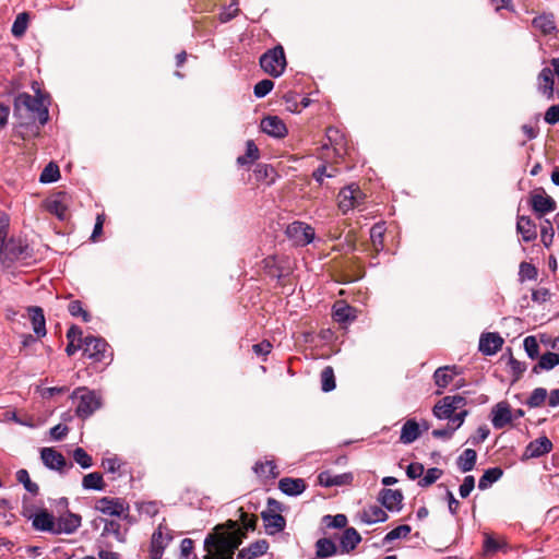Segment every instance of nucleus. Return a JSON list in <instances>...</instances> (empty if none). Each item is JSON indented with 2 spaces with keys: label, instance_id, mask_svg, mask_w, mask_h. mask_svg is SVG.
<instances>
[{
  "label": "nucleus",
  "instance_id": "36",
  "mask_svg": "<svg viewBox=\"0 0 559 559\" xmlns=\"http://www.w3.org/2000/svg\"><path fill=\"white\" fill-rule=\"evenodd\" d=\"M456 411V406L451 401H445L444 396L433 406L432 413L438 419H452Z\"/></svg>",
  "mask_w": 559,
  "mask_h": 559
},
{
  "label": "nucleus",
  "instance_id": "16",
  "mask_svg": "<svg viewBox=\"0 0 559 559\" xmlns=\"http://www.w3.org/2000/svg\"><path fill=\"white\" fill-rule=\"evenodd\" d=\"M261 130L277 139H282L287 134V128L284 121L277 116H267L261 121Z\"/></svg>",
  "mask_w": 559,
  "mask_h": 559
},
{
  "label": "nucleus",
  "instance_id": "28",
  "mask_svg": "<svg viewBox=\"0 0 559 559\" xmlns=\"http://www.w3.org/2000/svg\"><path fill=\"white\" fill-rule=\"evenodd\" d=\"M261 518L265 524V528L269 531L270 534L282 532L285 528L286 520L280 513L262 511Z\"/></svg>",
  "mask_w": 559,
  "mask_h": 559
},
{
  "label": "nucleus",
  "instance_id": "15",
  "mask_svg": "<svg viewBox=\"0 0 559 559\" xmlns=\"http://www.w3.org/2000/svg\"><path fill=\"white\" fill-rule=\"evenodd\" d=\"M503 343L499 333H483L479 338V350L486 356H492L501 349Z\"/></svg>",
  "mask_w": 559,
  "mask_h": 559
},
{
  "label": "nucleus",
  "instance_id": "62",
  "mask_svg": "<svg viewBox=\"0 0 559 559\" xmlns=\"http://www.w3.org/2000/svg\"><path fill=\"white\" fill-rule=\"evenodd\" d=\"M475 487V478L472 475L465 476L463 484L460 486L459 492L462 498H467Z\"/></svg>",
  "mask_w": 559,
  "mask_h": 559
},
{
  "label": "nucleus",
  "instance_id": "56",
  "mask_svg": "<svg viewBox=\"0 0 559 559\" xmlns=\"http://www.w3.org/2000/svg\"><path fill=\"white\" fill-rule=\"evenodd\" d=\"M524 349L531 359H536L539 355V345L535 336H527L523 342Z\"/></svg>",
  "mask_w": 559,
  "mask_h": 559
},
{
  "label": "nucleus",
  "instance_id": "25",
  "mask_svg": "<svg viewBox=\"0 0 559 559\" xmlns=\"http://www.w3.org/2000/svg\"><path fill=\"white\" fill-rule=\"evenodd\" d=\"M532 25L543 35H551L557 31L552 13H543L533 19Z\"/></svg>",
  "mask_w": 559,
  "mask_h": 559
},
{
  "label": "nucleus",
  "instance_id": "1",
  "mask_svg": "<svg viewBox=\"0 0 559 559\" xmlns=\"http://www.w3.org/2000/svg\"><path fill=\"white\" fill-rule=\"evenodd\" d=\"M243 537L245 533L237 521L228 520L225 524L216 525L204 539L203 548L206 554L202 559H233Z\"/></svg>",
  "mask_w": 559,
  "mask_h": 559
},
{
  "label": "nucleus",
  "instance_id": "10",
  "mask_svg": "<svg viewBox=\"0 0 559 559\" xmlns=\"http://www.w3.org/2000/svg\"><path fill=\"white\" fill-rule=\"evenodd\" d=\"M530 203L533 211L538 214L539 217L546 213L555 211L557 207L556 201L551 197L547 195L543 188L535 190L531 194Z\"/></svg>",
  "mask_w": 559,
  "mask_h": 559
},
{
  "label": "nucleus",
  "instance_id": "48",
  "mask_svg": "<svg viewBox=\"0 0 559 559\" xmlns=\"http://www.w3.org/2000/svg\"><path fill=\"white\" fill-rule=\"evenodd\" d=\"M28 20H29V14L27 12H22L16 16L15 21L13 22L12 28H11L13 36L21 37L24 35V33L27 28Z\"/></svg>",
  "mask_w": 559,
  "mask_h": 559
},
{
  "label": "nucleus",
  "instance_id": "29",
  "mask_svg": "<svg viewBox=\"0 0 559 559\" xmlns=\"http://www.w3.org/2000/svg\"><path fill=\"white\" fill-rule=\"evenodd\" d=\"M420 437L419 425L415 419H408L402 427L400 441L404 444L413 443Z\"/></svg>",
  "mask_w": 559,
  "mask_h": 559
},
{
  "label": "nucleus",
  "instance_id": "33",
  "mask_svg": "<svg viewBox=\"0 0 559 559\" xmlns=\"http://www.w3.org/2000/svg\"><path fill=\"white\" fill-rule=\"evenodd\" d=\"M337 547L331 538H320L316 542V555L320 559H325L336 555Z\"/></svg>",
  "mask_w": 559,
  "mask_h": 559
},
{
  "label": "nucleus",
  "instance_id": "51",
  "mask_svg": "<svg viewBox=\"0 0 559 559\" xmlns=\"http://www.w3.org/2000/svg\"><path fill=\"white\" fill-rule=\"evenodd\" d=\"M276 465L272 461L257 463L254 465V472L259 475L275 478L277 476Z\"/></svg>",
  "mask_w": 559,
  "mask_h": 559
},
{
  "label": "nucleus",
  "instance_id": "41",
  "mask_svg": "<svg viewBox=\"0 0 559 559\" xmlns=\"http://www.w3.org/2000/svg\"><path fill=\"white\" fill-rule=\"evenodd\" d=\"M82 486L86 490H103L105 487L103 475L98 472L85 475L82 479Z\"/></svg>",
  "mask_w": 559,
  "mask_h": 559
},
{
  "label": "nucleus",
  "instance_id": "44",
  "mask_svg": "<svg viewBox=\"0 0 559 559\" xmlns=\"http://www.w3.org/2000/svg\"><path fill=\"white\" fill-rule=\"evenodd\" d=\"M547 390L544 388H536L531 393L530 397L526 401V405L531 408H537L544 405L547 399Z\"/></svg>",
  "mask_w": 559,
  "mask_h": 559
},
{
  "label": "nucleus",
  "instance_id": "7",
  "mask_svg": "<svg viewBox=\"0 0 559 559\" xmlns=\"http://www.w3.org/2000/svg\"><path fill=\"white\" fill-rule=\"evenodd\" d=\"M286 236L295 246L305 247L314 239V229L302 222L289 224L285 230Z\"/></svg>",
  "mask_w": 559,
  "mask_h": 559
},
{
  "label": "nucleus",
  "instance_id": "11",
  "mask_svg": "<svg viewBox=\"0 0 559 559\" xmlns=\"http://www.w3.org/2000/svg\"><path fill=\"white\" fill-rule=\"evenodd\" d=\"M81 522L82 518L80 514L66 510L56 520L57 535L73 534L81 526Z\"/></svg>",
  "mask_w": 559,
  "mask_h": 559
},
{
  "label": "nucleus",
  "instance_id": "53",
  "mask_svg": "<svg viewBox=\"0 0 559 559\" xmlns=\"http://www.w3.org/2000/svg\"><path fill=\"white\" fill-rule=\"evenodd\" d=\"M383 236L384 229L381 225L377 224L370 229V238L372 241L373 248L379 251L383 248Z\"/></svg>",
  "mask_w": 559,
  "mask_h": 559
},
{
  "label": "nucleus",
  "instance_id": "61",
  "mask_svg": "<svg viewBox=\"0 0 559 559\" xmlns=\"http://www.w3.org/2000/svg\"><path fill=\"white\" fill-rule=\"evenodd\" d=\"M337 169L332 168L331 171L326 170L325 165L319 166L312 174V177L318 181L320 185L323 182V177L333 178L336 176Z\"/></svg>",
  "mask_w": 559,
  "mask_h": 559
},
{
  "label": "nucleus",
  "instance_id": "14",
  "mask_svg": "<svg viewBox=\"0 0 559 559\" xmlns=\"http://www.w3.org/2000/svg\"><path fill=\"white\" fill-rule=\"evenodd\" d=\"M326 143L322 144V148H333L337 156H342L346 152V139L345 135L335 127H329L326 129Z\"/></svg>",
  "mask_w": 559,
  "mask_h": 559
},
{
  "label": "nucleus",
  "instance_id": "46",
  "mask_svg": "<svg viewBox=\"0 0 559 559\" xmlns=\"http://www.w3.org/2000/svg\"><path fill=\"white\" fill-rule=\"evenodd\" d=\"M321 389L323 392H330L335 389V376L331 366H326L321 371Z\"/></svg>",
  "mask_w": 559,
  "mask_h": 559
},
{
  "label": "nucleus",
  "instance_id": "40",
  "mask_svg": "<svg viewBox=\"0 0 559 559\" xmlns=\"http://www.w3.org/2000/svg\"><path fill=\"white\" fill-rule=\"evenodd\" d=\"M260 156V152L258 146L254 144L252 140H248L246 142V154L241 155L237 158V164L239 166H245L253 163Z\"/></svg>",
  "mask_w": 559,
  "mask_h": 559
},
{
  "label": "nucleus",
  "instance_id": "20",
  "mask_svg": "<svg viewBox=\"0 0 559 559\" xmlns=\"http://www.w3.org/2000/svg\"><path fill=\"white\" fill-rule=\"evenodd\" d=\"M350 473L333 475L329 471H323L318 475V481L323 487L344 486L353 481Z\"/></svg>",
  "mask_w": 559,
  "mask_h": 559
},
{
  "label": "nucleus",
  "instance_id": "9",
  "mask_svg": "<svg viewBox=\"0 0 559 559\" xmlns=\"http://www.w3.org/2000/svg\"><path fill=\"white\" fill-rule=\"evenodd\" d=\"M82 348L85 355L94 361H104L107 357L108 344L107 342L97 336H86L82 341Z\"/></svg>",
  "mask_w": 559,
  "mask_h": 559
},
{
  "label": "nucleus",
  "instance_id": "49",
  "mask_svg": "<svg viewBox=\"0 0 559 559\" xmlns=\"http://www.w3.org/2000/svg\"><path fill=\"white\" fill-rule=\"evenodd\" d=\"M72 456L74 462L78 463L84 469L93 466L92 456L83 448L74 449Z\"/></svg>",
  "mask_w": 559,
  "mask_h": 559
},
{
  "label": "nucleus",
  "instance_id": "4",
  "mask_svg": "<svg viewBox=\"0 0 559 559\" xmlns=\"http://www.w3.org/2000/svg\"><path fill=\"white\" fill-rule=\"evenodd\" d=\"M286 64L284 48L281 45L269 49L260 57L262 70L274 78L280 76L284 72Z\"/></svg>",
  "mask_w": 559,
  "mask_h": 559
},
{
  "label": "nucleus",
  "instance_id": "34",
  "mask_svg": "<svg viewBox=\"0 0 559 559\" xmlns=\"http://www.w3.org/2000/svg\"><path fill=\"white\" fill-rule=\"evenodd\" d=\"M477 461V453L473 449H465L457 457L456 464L461 472L467 473L474 469Z\"/></svg>",
  "mask_w": 559,
  "mask_h": 559
},
{
  "label": "nucleus",
  "instance_id": "50",
  "mask_svg": "<svg viewBox=\"0 0 559 559\" xmlns=\"http://www.w3.org/2000/svg\"><path fill=\"white\" fill-rule=\"evenodd\" d=\"M443 474V471L438 467L429 468L425 476L418 480V485L423 488L435 484Z\"/></svg>",
  "mask_w": 559,
  "mask_h": 559
},
{
  "label": "nucleus",
  "instance_id": "22",
  "mask_svg": "<svg viewBox=\"0 0 559 559\" xmlns=\"http://www.w3.org/2000/svg\"><path fill=\"white\" fill-rule=\"evenodd\" d=\"M306 483L301 478L284 477L278 481V488L287 496H298L306 490Z\"/></svg>",
  "mask_w": 559,
  "mask_h": 559
},
{
  "label": "nucleus",
  "instance_id": "24",
  "mask_svg": "<svg viewBox=\"0 0 559 559\" xmlns=\"http://www.w3.org/2000/svg\"><path fill=\"white\" fill-rule=\"evenodd\" d=\"M269 543L265 539H259L251 543L248 547L242 548L237 554V559H255L266 552Z\"/></svg>",
  "mask_w": 559,
  "mask_h": 559
},
{
  "label": "nucleus",
  "instance_id": "17",
  "mask_svg": "<svg viewBox=\"0 0 559 559\" xmlns=\"http://www.w3.org/2000/svg\"><path fill=\"white\" fill-rule=\"evenodd\" d=\"M552 449L551 441L546 437H539L535 439L534 441H531L524 451V459H534L539 457L548 452H550Z\"/></svg>",
  "mask_w": 559,
  "mask_h": 559
},
{
  "label": "nucleus",
  "instance_id": "30",
  "mask_svg": "<svg viewBox=\"0 0 559 559\" xmlns=\"http://www.w3.org/2000/svg\"><path fill=\"white\" fill-rule=\"evenodd\" d=\"M360 519L366 524H373L378 522H385L388 520V514L381 507L370 506L361 512Z\"/></svg>",
  "mask_w": 559,
  "mask_h": 559
},
{
  "label": "nucleus",
  "instance_id": "26",
  "mask_svg": "<svg viewBox=\"0 0 559 559\" xmlns=\"http://www.w3.org/2000/svg\"><path fill=\"white\" fill-rule=\"evenodd\" d=\"M361 536L354 527H347L340 538L342 554H348L360 543Z\"/></svg>",
  "mask_w": 559,
  "mask_h": 559
},
{
  "label": "nucleus",
  "instance_id": "13",
  "mask_svg": "<svg viewBox=\"0 0 559 559\" xmlns=\"http://www.w3.org/2000/svg\"><path fill=\"white\" fill-rule=\"evenodd\" d=\"M513 416L507 402H499L491 409V423L496 429H502L511 424Z\"/></svg>",
  "mask_w": 559,
  "mask_h": 559
},
{
  "label": "nucleus",
  "instance_id": "57",
  "mask_svg": "<svg viewBox=\"0 0 559 559\" xmlns=\"http://www.w3.org/2000/svg\"><path fill=\"white\" fill-rule=\"evenodd\" d=\"M273 87H274L273 81H271L269 79L261 80L260 82H258L254 85V88H253L254 96L258 98H262V97L266 96L272 91Z\"/></svg>",
  "mask_w": 559,
  "mask_h": 559
},
{
  "label": "nucleus",
  "instance_id": "54",
  "mask_svg": "<svg viewBox=\"0 0 559 559\" xmlns=\"http://www.w3.org/2000/svg\"><path fill=\"white\" fill-rule=\"evenodd\" d=\"M412 528L409 525L403 524L400 525L392 531H390L385 536L383 542L391 543L397 538L406 537L411 533Z\"/></svg>",
  "mask_w": 559,
  "mask_h": 559
},
{
  "label": "nucleus",
  "instance_id": "43",
  "mask_svg": "<svg viewBox=\"0 0 559 559\" xmlns=\"http://www.w3.org/2000/svg\"><path fill=\"white\" fill-rule=\"evenodd\" d=\"M347 516L345 514L338 513L336 515H324L322 518V523L326 528H345L347 525Z\"/></svg>",
  "mask_w": 559,
  "mask_h": 559
},
{
  "label": "nucleus",
  "instance_id": "27",
  "mask_svg": "<svg viewBox=\"0 0 559 559\" xmlns=\"http://www.w3.org/2000/svg\"><path fill=\"white\" fill-rule=\"evenodd\" d=\"M516 230L525 242H531L537 237L536 224L528 216L518 217Z\"/></svg>",
  "mask_w": 559,
  "mask_h": 559
},
{
  "label": "nucleus",
  "instance_id": "58",
  "mask_svg": "<svg viewBox=\"0 0 559 559\" xmlns=\"http://www.w3.org/2000/svg\"><path fill=\"white\" fill-rule=\"evenodd\" d=\"M508 365L514 376V381L519 380L522 377V374L524 373V371L526 370L525 364L515 359L511 354L509 357Z\"/></svg>",
  "mask_w": 559,
  "mask_h": 559
},
{
  "label": "nucleus",
  "instance_id": "39",
  "mask_svg": "<svg viewBox=\"0 0 559 559\" xmlns=\"http://www.w3.org/2000/svg\"><path fill=\"white\" fill-rule=\"evenodd\" d=\"M456 367H439L433 373V380L437 386L447 388L451 381L453 380V376L455 372H450L454 370Z\"/></svg>",
  "mask_w": 559,
  "mask_h": 559
},
{
  "label": "nucleus",
  "instance_id": "60",
  "mask_svg": "<svg viewBox=\"0 0 559 559\" xmlns=\"http://www.w3.org/2000/svg\"><path fill=\"white\" fill-rule=\"evenodd\" d=\"M504 547V544L497 542L491 535L485 534L484 550L486 554L496 552Z\"/></svg>",
  "mask_w": 559,
  "mask_h": 559
},
{
  "label": "nucleus",
  "instance_id": "8",
  "mask_svg": "<svg viewBox=\"0 0 559 559\" xmlns=\"http://www.w3.org/2000/svg\"><path fill=\"white\" fill-rule=\"evenodd\" d=\"M95 509L109 516L127 518L130 508L121 498L103 497L96 501Z\"/></svg>",
  "mask_w": 559,
  "mask_h": 559
},
{
  "label": "nucleus",
  "instance_id": "55",
  "mask_svg": "<svg viewBox=\"0 0 559 559\" xmlns=\"http://www.w3.org/2000/svg\"><path fill=\"white\" fill-rule=\"evenodd\" d=\"M554 227L552 223L549 219H545L540 226V237L542 241L546 247H549L554 239Z\"/></svg>",
  "mask_w": 559,
  "mask_h": 559
},
{
  "label": "nucleus",
  "instance_id": "52",
  "mask_svg": "<svg viewBox=\"0 0 559 559\" xmlns=\"http://www.w3.org/2000/svg\"><path fill=\"white\" fill-rule=\"evenodd\" d=\"M68 310L71 316L81 317L84 322H90L92 319L91 314L83 309L80 300H72L68 306Z\"/></svg>",
  "mask_w": 559,
  "mask_h": 559
},
{
  "label": "nucleus",
  "instance_id": "12",
  "mask_svg": "<svg viewBox=\"0 0 559 559\" xmlns=\"http://www.w3.org/2000/svg\"><path fill=\"white\" fill-rule=\"evenodd\" d=\"M404 496L400 489L383 488L379 492V502L391 512L400 511L402 509Z\"/></svg>",
  "mask_w": 559,
  "mask_h": 559
},
{
  "label": "nucleus",
  "instance_id": "37",
  "mask_svg": "<svg viewBox=\"0 0 559 559\" xmlns=\"http://www.w3.org/2000/svg\"><path fill=\"white\" fill-rule=\"evenodd\" d=\"M559 365V354L547 352L539 357L538 362L533 367L534 373H539L540 370H551Z\"/></svg>",
  "mask_w": 559,
  "mask_h": 559
},
{
  "label": "nucleus",
  "instance_id": "3",
  "mask_svg": "<svg viewBox=\"0 0 559 559\" xmlns=\"http://www.w3.org/2000/svg\"><path fill=\"white\" fill-rule=\"evenodd\" d=\"M7 228L8 227L0 228V255L9 261L26 260L31 258L33 249L23 239L11 238L5 240Z\"/></svg>",
  "mask_w": 559,
  "mask_h": 559
},
{
  "label": "nucleus",
  "instance_id": "32",
  "mask_svg": "<svg viewBox=\"0 0 559 559\" xmlns=\"http://www.w3.org/2000/svg\"><path fill=\"white\" fill-rule=\"evenodd\" d=\"M338 207L346 214L348 211L355 207V197H354V185H349L343 188L337 195Z\"/></svg>",
  "mask_w": 559,
  "mask_h": 559
},
{
  "label": "nucleus",
  "instance_id": "47",
  "mask_svg": "<svg viewBox=\"0 0 559 559\" xmlns=\"http://www.w3.org/2000/svg\"><path fill=\"white\" fill-rule=\"evenodd\" d=\"M59 177H60L59 167L53 163H49L41 171V174L39 176V181L43 183H50V182L57 181L59 179Z\"/></svg>",
  "mask_w": 559,
  "mask_h": 559
},
{
  "label": "nucleus",
  "instance_id": "31",
  "mask_svg": "<svg viewBox=\"0 0 559 559\" xmlns=\"http://www.w3.org/2000/svg\"><path fill=\"white\" fill-rule=\"evenodd\" d=\"M66 195L62 194L59 198L47 200L46 210L56 215L60 221H64L68 217V205L64 202Z\"/></svg>",
  "mask_w": 559,
  "mask_h": 559
},
{
  "label": "nucleus",
  "instance_id": "5",
  "mask_svg": "<svg viewBox=\"0 0 559 559\" xmlns=\"http://www.w3.org/2000/svg\"><path fill=\"white\" fill-rule=\"evenodd\" d=\"M73 397L79 399L75 413L80 418H87L100 408V397L94 392L85 388H79L73 392Z\"/></svg>",
  "mask_w": 559,
  "mask_h": 559
},
{
  "label": "nucleus",
  "instance_id": "38",
  "mask_svg": "<svg viewBox=\"0 0 559 559\" xmlns=\"http://www.w3.org/2000/svg\"><path fill=\"white\" fill-rule=\"evenodd\" d=\"M503 475V471L500 467H491L484 472L478 480V488L485 490L489 488L493 483L498 481Z\"/></svg>",
  "mask_w": 559,
  "mask_h": 559
},
{
  "label": "nucleus",
  "instance_id": "35",
  "mask_svg": "<svg viewBox=\"0 0 559 559\" xmlns=\"http://www.w3.org/2000/svg\"><path fill=\"white\" fill-rule=\"evenodd\" d=\"M100 522H104L103 536L112 535L118 542L123 543L126 540L127 528L122 531L119 522L115 520H106L100 518Z\"/></svg>",
  "mask_w": 559,
  "mask_h": 559
},
{
  "label": "nucleus",
  "instance_id": "18",
  "mask_svg": "<svg viewBox=\"0 0 559 559\" xmlns=\"http://www.w3.org/2000/svg\"><path fill=\"white\" fill-rule=\"evenodd\" d=\"M33 527L36 531L49 532L57 535V526L55 516L46 510H41L33 516Z\"/></svg>",
  "mask_w": 559,
  "mask_h": 559
},
{
  "label": "nucleus",
  "instance_id": "45",
  "mask_svg": "<svg viewBox=\"0 0 559 559\" xmlns=\"http://www.w3.org/2000/svg\"><path fill=\"white\" fill-rule=\"evenodd\" d=\"M334 320L337 322H348L355 319L354 309L347 305L334 306Z\"/></svg>",
  "mask_w": 559,
  "mask_h": 559
},
{
  "label": "nucleus",
  "instance_id": "2",
  "mask_svg": "<svg viewBox=\"0 0 559 559\" xmlns=\"http://www.w3.org/2000/svg\"><path fill=\"white\" fill-rule=\"evenodd\" d=\"M14 117L21 127H28L36 122L44 126L49 119V111L40 94L32 96L21 93L14 98Z\"/></svg>",
  "mask_w": 559,
  "mask_h": 559
},
{
  "label": "nucleus",
  "instance_id": "59",
  "mask_svg": "<svg viewBox=\"0 0 559 559\" xmlns=\"http://www.w3.org/2000/svg\"><path fill=\"white\" fill-rule=\"evenodd\" d=\"M490 433L489 428L487 425L479 426L476 430V433L471 436L467 440V442L472 443L473 445H477L481 442H484Z\"/></svg>",
  "mask_w": 559,
  "mask_h": 559
},
{
  "label": "nucleus",
  "instance_id": "21",
  "mask_svg": "<svg viewBox=\"0 0 559 559\" xmlns=\"http://www.w3.org/2000/svg\"><path fill=\"white\" fill-rule=\"evenodd\" d=\"M27 311L29 314L34 333L38 338L44 337L47 334V330L43 308L38 306H32L28 307Z\"/></svg>",
  "mask_w": 559,
  "mask_h": 559
},
{
  "label": "nucleus",
  "instance_id": "64",
  "mask_svg": "<svg viewBox=\"0 0 559 559\" xmlns=\"http://www.w3.org/2000/svg\"><path fill=\"white\" fill-rule=\"evenodd\" d=\"M544 119L549 124H556L559 122V105L550 106L545 112Z\"/></svg>",
  "mask_w": 559,
  "mask_h": 559
},
{
  "label": "nucleus",
  "instance_id": "63",
  "mask_svg": "<svg viewBox=\"0 0 559 559\" xmlns=\"http://www.w3.org/2000/svg\"><path fill=\"white\" fill-rule=\"evenodd\" d=\"M424 472L425 468L421 463H411L406 468V475L411 479L420 478Z\"/></svg>",
  "mask_w": 559,
  "mask_h": 559
},
{
  "label": "nucleus",
  "instance_id": "19",
  "mask_svg": "<svg viewBox=\"0 0 559 559\" xmlns=\"http://www.w3.org/2000/svg\"><path fill=\"white\" fill-rule=\"evenodd\" d=\"M171 538L173 537L170 535H164L162 527L159 526L158 530L153 533L151 538V559H162L164 549L167 547Z\"/></svg>",
  "mask_w": 559,
  "mask_h": 559
},
{
  "label": "nucleus",
  "instance_id": "23",
  "mask_svg": "<svg viewBox=\"0 0 559 559\" xmlns=\"http://www.w3.org/2000/svg\"><path fill=\"white\" fill-rule=\"evenodd\" d=\"M538 91L547 97L554 98V76L550 68H544L537 76Z\"/></svg>",
  "mask_w": 559,
  "mask_h": 559
},
{
  "label": "nucleus",
  "instance_id": "6",
  "mask_svg": "<svg viewBox=\"0 0 559 559\" xmlns=\"http://www.w3.org/2000/svg\"><path fill=\"white\" fill-rule=\"evenodd\" d=\"M40 459L47 468L56 471L59 474H66L74 466L72 462H68L62 453L55 448H43L40 450Z\"/></svg>",
  "mask_w": 559,
  "mask_h": 559
},
{
  "label": "nucleus",
  "instance_id": "42",
  "mask_svg": "<svg viewBox=\"0 0 559 559\" xmlns=\"http://www.w3.org/2000/svg\"><path fill=\"white\" fill-rule=\"evenodd\" d=\"M16 480L21 483L24 486V488L33 496L38 495L39 487L36 483H33L31 480L29 474L26 469L22 468L16 472Z\"/></svg>",
  "mask_w": 559,
  "mask_h": 559
}]
</instances>
